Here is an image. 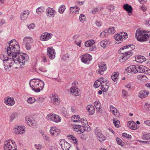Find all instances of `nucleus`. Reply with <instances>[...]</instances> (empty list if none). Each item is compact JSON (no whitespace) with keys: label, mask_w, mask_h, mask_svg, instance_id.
Returning a JSON list of instances; mask_svg holds the SVG:
<instances>
[{"label":"nucleus","mask_w":150,"mask_h":150,"mask_svg":"<svg viewBox=\"0 0 150 150\" xmlns=\"http://www.w3.org/2000/svg\"><path fill=\"white\" fill-rule=\"evenodd\" d=\"M6 45L7 53L9 57V59H6L4 62V67L6 71L11 68L14 63L20 64V66L24 65L25 63L29 59L28 55L25 53H20V47L18 43L15 40H11Z\"/></svg>","instance_id":"f257e3e1"},{"label":"nucleus","mask_w":150,"mask_h":150,"mask_svg":"<svg viewBox=\"0 0 150 150\" xmlns=\"http://www.w3.org/2000/svg\"><path fill=\"white\" fill-rule=\"evenodd\" d=\"M30 87L35 92H39L43 89L44 83L42 81L38 78H34L30 80Z\"/></svg>","instance_id":"f03ea898"},{"label":"nucleus","mask_w":150,"mask_h":150,"mask_svg":"<svg viewBox=\"0 0 150 150\" xmlns=\"http://www.w3.org/2000/svg\"><path fill=\"white\" fill-rule=\"evenodd\" d=\"M135 36L138 41H144L150 37V32L138 29L136 31Z\"/></svg>","instance_id":"7ed1b4c3"},{"label":"nucleus","mask_w":150,"mask_h":150,"mask_svg":"<svg viewBox=\"0 0 150 150\" xmlns=\"http://www.w3.org/2000/svg\"><path fill=\"white\" fill-rule=\"evenodd\" d=\"M121 52L120 54H122L120 57V61L121 62H124L127 60L129 57L133 54V53L131 52L130 50H129L128 52H125L123 53L121 51Z\"/></svg>","instance_id":"20e7f679"},{"label":"nucleus","mask_w":150,"mask_h":150,"mask_svg":"<svg viewBox=\"0 0 150 150\" xmlns=\"http://www.w3.org/2000/svg\"><path fill=\"white\" fill-rule=\"evenodd\" d=\"M137 72H140L150 74V70L142 65H137Z\"/></svg>","instance_id":"39448f33"},{"label":"nucleus","mask_w":150,"mask_h":150,"mask_svg":"<svg viewBox=\"0 0 150 150\" xmlns=\"http://www.w3.org/2000/svg\"><path fill=\"white\" fill-rule=\"evenodd\" d=\"M47 119L56 122H59L61 121L59 116L54 114L50 113L48 114L47 116Z\"/></svg>","instance_id":"423d86ee"},{"label":"nucleus","mask_w":150,"mask_h":150,"mask_svg":"<svg viewBox=\"0 0 150 150\" xmlns=\"http://www.w3.org/2000/svg\"><path fill=\"white\" fill-rule=\"evenodd\" d=\"M81 61L86 64H88L89 62L92 59L91 56L89 54H86L83 55L81 56Z\"/></svg>","instance_id":"0eeeda50"},{"label":"nucleus","mask_w":150,"mask_h":150,"mask_svg":"<svg viewBox=\"0 0 150 150\" xmlns=\"http://www.w3.org/2000/svg\"><path fill=\"white\" fill-rule=\"evenodd\" d=\"M59 144L60 145L62 150H69L70 147L69 144L64 139H62L59 141Z\"/></svg>","instance_id":"6e6552de"},{"label":"nucleus","mask_w":150,"mask_h":150,"mask_svg":"<svg viewBox=\"0 0 150 150\" xmlns=\"http://www.w3.org/2000/svg\"><path fill=\"white\" fill-rule=\"evenodd\" d=\"M95 133L97 135L98 139L100 142H103L106 139L105 137L102 134L100 129H96L95 131Z\"/></svg>","instance_id":"1a4fd4ad"},{"label":"nucleus","mask_w":150,"mask_h":150,"mask_svg":"<svg viewBox=\"0 0 150 150\" xmlns=\"http://www.w3.org/2000/svg\"><path fill=\"white\" fill-rule=\"evenodd\" d=\"M47 54L49 58L52 59L55 57V50L52 47H48L47 49Z\"/></svg>","instance_id":"9d476101"},{"label":"nucleus","mask_w":150,"mask_h":150,"mask_svg":"<svg viewBox=\"0 0 150 150\" xmlns=\"http://www.w3.org/2000/svg\"><path fill=\"white\" fill-rule=\"evenodd\" d=\"M101 89L103 92H106L107 91L109 87V83L108 80L103 81L100 82Z\"/></svg>","instance_id":"9b49d317"},{"label":"nucleus","mask_w":150,"mask_h":150,"mask_svg":"<svg viewBox=\"0 0 150 150\" xmlns=\"http://www.w3.org/2000/svg\"><path fill=\"white\" fill-rule=\"evenodd\" d=\"M136 65H132L126 68L125 70L128 73L132 74L136 73L137 72Z\"/></svg>","instance_id":"f8f14e48"},{"label":"nucleus","mask_w":150,"mask_h":150,"mask_svg":"<svg viewBox=\"0 0 150 150\" xmlns=\"http://www.w3.org/2000/svg\"><path fill=\"white\" fill-rule=\"evenodd\" d=\"M52 35V34L51 33H45L41 35L40 38L41 40L47 41L50 39Z\"/></svg>","instance_id":"ddd939ff"},{"label":"nucleus","mask_w":150,"mask_h":150,"mask_svg":"<svg viewBox=\"0 0 150 150\" xmlns=\"http://www.w3.org/2000/svg\"><path fill=\"white\" fill-rule=\"evenodd\" d=\"M80 120L81 122L82 125L81 126L82 128H86L87 129V130H90L91 129L88 124L87 120L86 118H82Z\"/></svg>","instance_id":"4468645a"},{"label":"nucleus","mask_w":150,"mask_h":150,"mask_svg":"<svg viewBox=\"0 0 150 150\" xmlns=\"http://www.w3.org/2000/svg\"><path fill=\"white\" fill-rule=\"evenodd\" d=\"M98 65L99 69L98 70V72L100 74L102 75L107 69L106 66L105 64L103 63H100Z\"/></svg>","instance_id":"2eb2a0df"},{"label":"nucleus","mask_w":150,"mask_h":150,"mask_svg":"<svg viewBox=\"0 0 150 150\" xmlns=\"http://www.w3.org/2000/svg\"><path fill=\"white\" fill-rule=\"evenodd\" d=\"M127 125L128 127L132 130H135L137 128V125L133 121H128Z\"/></svg>","instance_id":"dca6fc26"},{"label":"nucleus","mask_w":150,"mask_h":150,"mask_svg":"<svg viewBox=\"0 0 150 150\" xmlns=\"http://www.w3.org/2000/svg\"><path fill=\"white\" fill-rule=\"evenodd\" d=\"M70 92L73 93L74 95L78 96L81 94L80 90L75 86H72L70 89Z\"/></svg>","instance_id":"f3484780"},{"label":"nucleus","mask_w":150,"mask_h":150,"mask_svg":"<svg viewBox=\"0 0 150 150\" xmlns=\"http://www.w3.org/2000/svg\"><path fill=\"white\" fill-rule=\"evenodd\" d=\"M5 146H4V150H17V149L13 147L10 144L9 140H8L5 142Z\"/></svg>","instance_id":"a211bd4d"},{"label":"nucleus","mask_w":150,"mask_h":150,"mask_svg":"<svg viewBox=\"0 0 150 150\" xmlns=\"http://www.w3.org/2000/svg\"><path fill=\"white\" fill-rule=\"evenodd\" d=\"M29 14V11L25 10L21 12L20 15V19L21 20H25L28 17Z\"/></svg>","instance_id":"6ab92c4d"},{"label":"nucleus","mask_w":150,"mask_h":150,"mask_svg":"<svg viewBox=\"0 0 150 150\" xmlns=\"http://www.w3.org/2000/svg\"><path fill=\"white\" fill-rule=\"evenodd\" d=\"M27 38L29 40H27V42L25 45V47L26 50H29L31 49L33 40L31 37H29Z\"/></svg>","instance_id":"aec40b11"},{"label":"nucleus","mask_w":150,"mask_h":150,"mask_svg":"<svg viewBox=\"0 0 150 150\" xmlns=\"http://www.w3.org/2000/svg\"><path fill=\"white\" fill-rule=\"evenodd\" d=\"M25 127L22 126H18L15 127V133L16 134H21L25 132Z\"/></svg>","instance_id":"412c9836"},{"label":"nucleus","mask_w":150,"mask_h":150,"mask_svg":"<svg viewBox=\"0 0 150 150\" xmlns=\"http://www.w3.org/2000/svg\"><path fill=\"white\" fill-rule=\"evenodd\" d=\"M54 10L51 8H48L46 10V13L47 16H49V17H53L54 14Z\"/></svg>","instance_id":"4be33fe9"},{"label":"nucleus","mask_w":150,"mask_h":150,"mask_svg":"<svg viewBox=\"0 0 150 150\" xmlns=\"http://www.w3.org/2000/svg\"><path fill=\"white\" fill-rule=\"evenodd\" d=\"M31 117L27 116L25 117V122L29 126H33L35 121L32 120Z\"/></svg>","instance_id":"5701e85b"},{"label":"nucleus","mask_w":150,"mask_h":150,"mask_svg":"<svg viewBox=\"0 0 150 150\" xmlns=\"http://www.w3.org/2000/svg\"><path fill=\"white\" fill-rule=\"evenodd\" d=\"M149 93V92L147 91H141L139 93V97L141 98H145Z\"/></svg>","instance_id":"b1692460"},{"label":"nucleus","mask_w":150,"mask_h":150,"mask_svg":"<svg viewBox=\"0 0 150 150\" xmlns=\"http://www.w3.org/2000/svg\"><path fill=\"white\" fill-rule=\"evenodd\" d=\"M135 46L134 45H129L126 46H124V47H122L118 51L119 53H121V51L124 50V49H127L130 48H131L130 50H132L135 48Z\"/></svg>","instance_id":"393cba45"},{"label":"nucleus","mask_w":150,"mask_h":150,"mask_svg":"<svg viewBox=\"0 0 150 150\" xmlns=\"http://www.w3.org/2000/svg\"><path fill=\"white\" fill-rule=\"evenodd\" d=\"M94 104L98 112L101 113L102 111L100 110L101 106L100 102L99 101L96 100L94 102Z\"/></svg>","instance_id":"a878e982"},{"label":"nucleus","mask_w":150,"mask_h":150,"mask_svg":"<svg viewBox=\"0 0 150 150\" xmlns=\"http://www.w3.org/2000/svg\"><path fill=\"white\" fill-rule=\"evenodd\" d=\"M124 9L129 13H131L132 12V8L131 6L128 4H125L123 6Z\"/></svg>","instance_id":"bb28decb"},{"label":"nucleus","mask_w":150,"mask_h":150,"mask_svg":"<svg viewBox=\"0 0 150 150\" xmlns=\"http://www.w3.org/2000/svg\"><path fill=\"white\" fill-rule=\"evenodd\" d=\"M94 109V107L92 105H88L87 107V110L90 115H93L94 113L95 110Z\"/></svg>","instance_id":"cd10ccee"},{"label":"nucleus","mask_w":150,"mask_h":150,"mask_svg":"<svg viewBox=\"0 0 150 150\" xmlns=\"http://www.w3.org/2000/svg\"><path fill=\"white\" fill-rule=\"evenodd\" d=\"M110 109L112 113L116 117H118L119 115V113L117 109L114 108L112 105L110 106Z\"/></svg>","instance_id":"c85d7f7f"},{"label":"nucleus","mask_w":150,"mask_h":150,"mask_svg":"<svg viewBox=\"0 0 150 150\" xmlns=\"http://www.w3.org/2000/svg\"><path fill=\"white\" fill-rule=\"evenodd\" d=\"M79 8L78 7L76 6L70 7V11L71 13H77L79 12Z\"/></svg>","instance_id":"c756f323"},{"label":"nucleus","mask_w":150,"mask_h":150,"mask_svg":"<svg viewBox=\"0 0 150 150\" xmlns=\"http://www.w3.org/2000/svg\"><path fill=\"white\" fill-rule=\"evenodd\" d=\"M110 44V42L109 40H105L102 41L100 43V46L104 48L107 46L109 45Z\"/></svg>","instance_id":"7c9ffc66"},{"label":"nucleus","mask_w":150,"mask_h":150,"mask_svg":"<svg viewBox=\"0 0 150 150\" xmlns=\"http://www.w3.org/2000/svg\"><path fill=\"white\" fill-rule=\"evenodd\" d=\"M52 99H53V102L55 104L58 105L59 104L60 101L58 98V96L57 95H53Z\"/></svg>","instance_id":"2f4dec72"},{"label":"nucleus","mask_w":150,"mask_h":150,"mask_svg":"<svg viewBox=\"0 0 150 150\" xmlns=\"http://www.w3.org/2000/svg\"><path fill=\"white\" fill-rule=\"evenodd\" d=\"M105 31L107 32L108 34H113L115 32V28L114 27H111L108 29L105 30Z\"/></svg>","instance_id":"473e14b6"},{"label":"nucleus","mask_w":150,"mask_h":150,"mask_svg":"<svg viewBox=\"0 0 150 150\" xmlns=\"http://www.w3.org/2000/svg\"><path fill=\"white\" fill-rule=\"evenodd\" d=\"M95 41L94 40H89L85 42V45L86 47H90L91 46L93 45Z\"/></svg>","instance_id":"72a5a7b5"},{"label":"nucleus","mask_w":150,"mask_h":150,"mask_svg":"<svg viewBox=\"0 0 150 150\" xmlns=\"http://www.w3.org/2000/svg\"><path fill=\"white\" fill-rule=\"evenodd\" d=\"M137 62H139L140 63H142L145 61L146 59V58L143 56H139L137 58Z\"/></svg>","instance_id":"f704fd0d"},{"label":"nucleus","mask_w":150,"mask_h":150,"mask_svg":"<svg viewBox=\"0 0 150 150\" xmlns=\"http://www.w3.org/2000/svg\"><path fill=\"white\" fill-rule=\"evenodd\" d=\"M71 119L74 122H79L80 121V118L79 115H74L71 117Z\"/></svg>","instance_id":"c9c22d12"},{"label":"nucleus","mask_w":150,"mask_h":150,"mask_svg":"<svg viewBox=\"0 0 150 150\" xmlns=\"http://www.w3.org/2000/svg\"><path fill=\"white\" fill-rule=\"evenodd\" d=\"M142 138L144 139L147 140L150 139V133H145L143 134Z\"/></svg>","instance_id":"e433bc0d"},{"label":"nucleus","mask_w":150,"mask_h":150,"mask_svg":"<svg viewBox=\"0 0 150 150\" xmlns=\"http://www.w3.org/2000/svg\"><path fill=\"white\" fill-rule=\"evenodd\" d=\"M66 9V7L64 5H62L59 8L58 11L61 14H62Z\"/></svg>","instance_id":"4c0bfd02"},{"label":"nucleus","mask_w":150,"mask_h":150,"mask_svg":"<svg viewBox=\"0 0 150 150\" xmlns=\"http://www.w3.org/2000/svg\"><path fill=\"white\" fill-rule=\"evenodd\" d=\"M34 146L35 148L37 150H41L44 147V146L40 144H35L34 145Z\"/></svg>","instance_id":"58836bf2"},{"label":"nucleus","mask_w":150,"mask_h":150,"mask_svg":"<svg viewBox=\"0 0 150 150\" xmlns=\"http://www.w3.org/2000/svg\"><path fill=\"white\" fill-rule=\"evenodd\" d=\"M119 34L120 35V36H121L122 40L123 39H125L127 38V35L126 33L124 32H122L120 33Z\"/></svg>","instance_id":"ea45409f"},{"label":"nucleus","mask_w":150,"mask_h":150,"mask_svg":"<svg viewBox=\"0 0 150 150\" xmlns=\"http://www.w3.org/2000/svg\"><path fill=\"white\" fill-rule=\"evenodd\" d=\"M114 37L115 40L118 42L121 41L122 40V38H121V36H120L119 34H115Z\"/></svg>","instance_id":"a19ab883"},{"label":"nucleus","mask_w":150,"mask_h":150,"mask_svg":"<svg viewBox=\"0 0 150 150\" xmlns=\"http://www.w3.org/2000/svg\"><path fill=\"white\" fill-rule=\"evenodd\" d=\"M113 121L114 125L115 127H119V125L120 123V122L118 120H117L116 119H114L113 120Z\"/></svg>","instance_id":"79ce46f5"},{"label":"nucleus","mask_w":150,"mask_h":150,"mask_svg":"<svg viewBox=\"0 0 150 150\" xmlns=\"http://www.w3.org/2000/svg\"><path fill=\"white\" fill-rule=\"evenodd\" d=\"M36 101L35 99L33 97H30L27 100L28 102L30 104H32L34 103Z\"/></svg>","instance_id":"37998d69"},{"label":"nucleus","mask_w":150,"mask_h":150,"mask_svg":"<svg viewBox=\"0 0 150 150\" xmlns=\"http://www.w3.org/2000/svg\"><path fill=\"white\" fill-rule=\"evenodd\" d=\"M68 137L69 138H71V139L72 140L74 143L76 144L78 143L77 139L75 137H74L73 135H70Z\"/></svg>","instance_id":"c03bdc74"},{"label":"nucleus","mask_w":150,"mask_h":150,"mask_svg":"<svg viewBox=\"0 0 150 150\" xmlns=\"http://www.w3.org/2000/svg\"><path fill=\"white\" fill-rule=\"evenodd\" d=\"M17 116V114L16 113H13L10 117L11 121H12L16 118Z\"/></svg>","instance_id":"a18cd8bd"},{"label":"nucleus","mask_w":150,"mask_h":150,"mask_svg":"<svg viewBox=\"0 0 150 150\" xmlns=\"http://www.w3.org/2000/svg\"><path fill=\"white\" fill-rule=\"evenodd\" d=\"M45 8L43 6H40L38 7L36 9V12L37 13L39 12H41L44 11Z\"/></svg>","instance_id":"49530a36"},{"label":"nucleus","mask_w":150,"mask_h":150,"mask_svg":"<svg viewBox=\"0 0 150 150\" xmlns=\"http://www.w3.org/2000/svg\"><path fill=\"white\" fill-rule=\"evenodd\" d=\"M86 17L84 15L81 14L79 16V19L80 21L83 22L85 21Z\"/></svg>","instance_id":"de8ad7c7"},{"label":"nucleus","mask_w":150,"mask_h":150,"mask_svg":"<svg viewBox=\"0 0 150 150\" xmlns=\"http://www.w3.org/2000/svg\"><path fill=\"white\" fill-rule=\"evenodd\" d=\"M82 128L80 125H76L74 127V129L75 131L77 132L79 130H80Z\"/></svg>","instance_id":"09e8293b"},{"label":"nucleus","mask_w":150,"mask_h":150,"mask_svg":"<svg viewBox=\"0 0 150 150\" xmlns=\"http://www.w3.org/2000/svg\"><path fill=\"white\" fill-rule=\"evenodd\" d=\"M116 140L117 143L118 144L121 145V146H123V144H124V142H123L119 138L117 137L116 138Z\"/></svg>","instance_id":"8fccbe9b"},{"label":"nucleus","mask_w":150,"mask_h":150,"mask_svg":"<svg viewBox=\"0 0 150 150\" xmlns=\"http://www.w3.org/2000/svg\"><path fill=\"white\" fill-rule=\"evenodd\" d=\"M108 34L107 32L105 31V30L103 31L100 34V36L101 37L103 38L104 37H106L108 35Z\"/></svg>","instance_id":"3c124183"},{"label":"nucleus","mask_w":150,"mask_h":150,"mask_svg":"<svg viewBox=\"0 0 150 150\" xmlns=\"http://www.w3.org/2000/svg\"><path fill=\"white\" fill-rule=\"evenodd\" d=\"M59 129H57L53 132H51V134L53 136H58L59 133Z\"/></svg>","instance_id":"603ef678"},{"label":"nucleus","mask_w":150,"mask_h":150,"mask_svg":"<svg viewBox=\"0 0 150 150\" xmlns=\"http://www.w3.org/2000/svg\"><path fill=\"white\" fill-rule=\"evenodd\" d=\"M10 100H11L10 98L6 97L4 99L5 103L8 105Z\"/></svg>","instance_id":"864d4df0"},{"label":"nucleus","mask_w":150,"mask_h":150,"mask_svg":"<svg viewBox=\"0 0 150 150\" xmlns=\"http://www.w3.org/2000/svg\"><path fill=\"white\" fill-rule=\"evenodd\" d=\"M6 56H5L4 55H1L0 56V58L3 61V63L4 62L6 61V59H9V57H6Z\"/></svg>","instance_id":"5fc2aeb1"},{"label":"nucleus","mask_w":150,"mask_h":150,"mask_svg":"<svg viewBox=\"0 0 150 150\" xmlns=\"http://www.w3.org/2000/svg\"><path fill=\"white\" fill-rule=\"evenodd\" d=\"M144 108L147 111H149L150 110V104H148L146 103L144 105Z\"/></svg>","instance_id":"6e6d98bb"},{"label":"nucleus","mask_w":150,"mask_h":150,"mask_svg":"<svg viewBox=\"0 0 150 150\" xmlns=\"http://www.w3.org/2000/svg\"><path fill=\"white\" fill-rule=\"evenodd\" d=\"M11 100H10V101L9 102V106H12L13 105L15 104V101L14 99L12 98H10Z\"/></svg>","instance_id":"4d7b16f0"},{"label":"nucleus","mask_w":150,"mask_h":150,"mask_svg":"<svg viewBox=\"0 0 150 150\" xmlns=\"http://www.w3.org/2000/svg\"><path fill=\"white\" fill-rule=\"evenodd\" d=\"M85 130H87V129L84 128H82L80 130H79L78 132L77 133L79 134H81Z\"/></svg>","instance_id":"13d9d810"},{"label":"nucleus","mask_w":150,"mask_h":150,"mask_svg":"<svg viewBox=\"0 0 150 150\" xmlns=\"http://www.w3.org/2000/svg\"><path fill=\"white\" fill-rule=\"evenodd\" d=\"M100 86V82L99 83L98 82H97V81H95V82L94 83V87L95 88H96Z\"/></svg>","instance_id":"bf43d9fd"},{"label":"nucleus","mask_w":150,"mask_h":150,"mask_svg":"<svg viewBox=\"0 0 150 150\" xmlns=\"http://www.w3.org/2000/svg\"><path fill=\"white\" fill-rule=\"evenodd\" d=\"M111 78L112 80L115 82H116L117 80V77L116 76H114V75H112Z\"/></svg>","instance_id":"052dcab7"},{"label":"nucleus","mask_w":150,"mask_h":150,"mask_svg":"<svg viewBox=\"0 0 150 150\" xmlns=\"http://www.w3.org/2000/svg\"><path fill=\"white\" fill-rule=\"evenodd\" d=\"M28 28L30 29H33L35 27V25L33 23L27 26Z\"/></svg>","instance_id":"680f3d73"},{"label":"nucleus","mask_w":150,"mask_h":150,"mask_svg":"<svg viewBox=\"0 0 150 150\" xmlns=\"http://www.w3.org/2000/svg\"><path fill=\"white\" fill-rule=\"evenodd\" d=\"M138 78L139 79H142L143 80H146V76L143 75H140L138 76Z\"/></svg>","instance_id":"e2e57ef3"},{"label":"nucleus","mask_w":150,"mask_h":150,"mask_svg":"<svg viewBox=\"0 0 150 150\" xmlns=\"http://www.w3.org/2000/svg\"><path fill=\"white\" fill-rule=\"evenodd\" d=\"M122 94L124 96V97H126L128 95V92L125 90H122Z\"/></svg>","instance_id":"0e129e2a"},{"label":"nucleus","mask_w":150,"mask_h":150,"mask_svg":"<svg viewBox=\"0 0 150 150\" xmlns=\"http://www.w3.org/2000/svg\"><path fill=\"white\" fill-rule=\"evenodd\" d=\"M96 50V47L95 46L92 45L89 47V50L90 51H93L95 50Z\"/></svg>","instance_id":"69168bd1"},{"label":"nucleus","mask_w":150,"mask_h":150,"mask_svg":"<svg viewBox=\"0 0 150 150\" xmlns=\"http://www.w3.org/2000/svg\"><path fill=\"white\" fill-rule=\"evenodd\" d=\"M98 11V8H93L91 11V12L93 13H95L96 12Z\"/></svg>","instance_id":"338daca9"},{"label":"nucleus","mask_w":150,"mask_h":150,"mask_svg":"<svg viewBox=\"0 0 150 150\" xmlns=\"http://www.w3.org/2000/svg\"><path fill=\"white\" fill-rule=\"evenodd\" d=\"M57 129L55 127H52L51 128V129L50 130V134H51V132H52L55 131Z\"/></svg>","instance_id":"774afa93"}]
</instances>
